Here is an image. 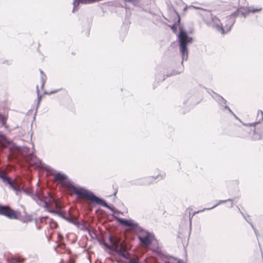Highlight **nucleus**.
Segmentation results:
<instances>
[{"instance_id":"obj_1","label":"nucleus","mask_w":263,"mask_h":263,"mask_svg":"<svg viewBox=\"0 0 263 263\" xmlns=\"http://www.w3.org/2000/svg\"><path fill=\"white\" fill-rule=\"evenodd\" d=\"M54 179L61 181V183L71 190L79 198H85L90 201L93 204L101 205L112 212H114L115 208L109 205L102 198L96 196L92 192L86 190L79 186H75L73 182L68 180V177L64 174L58 172L54 176Z\"/></svg>"},{"instance_id":"obj_2","label":"nucleus","mask_w":263,"mask_h":263,"mask_svg":"<svg viewBox=\"0 0 263 263\" xmlns=\"http://www.w3.org/2000/svg\"><path fill=\"white\" fill-rule=\"evenodd\" d=\"M0 146L3 148H8L10 155L9 157H11L12 159H15L18 154H21L29 165L36 167H43L41 161L35 156L27 154L29 151L27 147L17 146L1 132Z\"/></svg>"},{"instance_id":"obj_3","label":"nucleus","mask_w":263,"mask_h":263,"mask_svg":"<svg viewBox=\"0 0 263 263\" xmlns=\"http://www.w3.org/2000/svg\"><path fill=\"white\" fill-rule=\"evenodd\" d=\"M179 30V32L177 35V38L179 51L182 57L181 66L179 68V70H174L171 73H167L166 76H164L163 80L166 77L177 75L183 71V62L184 61H187L188 59L189 51L187 46L194 42L193 38L188 35L187 32L183 29L182 27H180Z\"/></svg>"},{"instance_id":"obj_4","label":"nucleus","mask_w":263,"mask_h":263,"mask_svg":"<svg viewBox=\"0 0 263 263\" xmlns=\"http://www.w3.org/2000/svg\"><path fill=\"white\" fill-rule=\"evenodd\" d=\"M206 16L203 18L204 23L209 27H213L221 33H224V29L222 27L220 20L216 16L213 15L210 11H205Z\"/></svg>"},{"instance_id":"obj_5","label":"nucleus","mask_w":263,"mask_h":263,"mask_svg":"<svg viewBox=\"0 0 263 263\" xmlns=\"http://www.w3.org/2000/svg\"><path fill=\"white\" fill-rule=\"evenodd\" d=\"M260 120L252 123H243L244 125L248 126H254L255 127L253 131V135L251 137V139L253 140L263 139V126L260 125Z\"/></svg>"},{"instance_id":"obj_6","label":"nucleus","mask_w":263,"mask_h":263,"mask_svg":"<svg viewBox=\"0 0 263 263\" xmlns=\"http://www.w3.org/2000/svg\"><path fill=\"white\" fill-rule=\"evenodd\" d=\"M117 221L121 226L128 227L130 230L136 231L138 232L144 231V229L139 226L138 223L132 219L118 218Z\"/></svg>"},{"instance_id":"obj_7","label":"nucleus","mask_w":263,"mask_h":263,"mask_svg":"<svg viewBox=\"0 0 263 263\" xmlns=\"http://www.w3.org/2000/svg\"><path fill=\"white\" fill-rule=\"evenodd\" d=\"M0 215H4L10 219H16L17 218L15 212L7 205H0Z\"/></svg>"},{"instance_id":"obj_8","label":"nucleus","mask_w":263,"mask_h":263,"mask_svg":"<svg viewBox=\"0 0 263 263\" xmlns=\"http://www.w3.org/2000/svg\"><path fill=\"white\" fill-rule=\"evenodd\" d=\"M142 232L145 233L146 235L144 236H138L140 243L147 246L151 245L155 238L154 234L144 229Z\"/></svg>"},{"instance_id":"obj_9","label":"nucleus","mask_w":263,"mask_h":263,"mask_svg":"<svg viewBox=\"0 0 263 263\" xmlns=\"http://www.w3.org/2000/svg\"><path fill=\"white\" fill-rule=\"evenodd\" d=\"M0 179L2 180L3 182L5 185H8L9 187L12 189L13 191H16V192L20 191V189L19 187L15 186L13 184V181L11 179L10 177L8 176L5 172H2L0 170Z\"/></svg>"},{"instance_id":"obj_10","label":"nucleus","mask_w":263,"mask_h":263,"mask_svg":"<svg viewBox=\"0 0 263 263\" xmlns=\"http://www.w3.org/2000/svg\"><path fill=\"white\" fill-rule=\"evenodd\" d=\"M165 177V173H160L157 176H152L145 177L142 179L141 182L139 183L142 185H147L152 183L154 180L158 179L159 180H162Z\"/></svg>"},{"instance_id":"obj_11","label":"nucleus","mask_w":263,"mask_h":263,"mask_svg":"<svg viewBox=\"0 0 263 263\" xmlns=\"http://www.w3.org/2000/svg\"><path fill=\"white\" fill-rule=\"evenodd\" d=\"M33 199L36 201L38 205L45 208L46 209H49L47 201L44 200L37 193L34 194Z\"/></svg>"},{"instance_id":"obj_12","label":"nucleus","mask_w":263,"mask_h":263,"mask_svg":"<svg viewBox=\"0 0 263 263\" xmlns=\"http://www.w3.org/2000/svg\"><path fill=\"white\" fill-rule=\"evenodd\" d=\"M235 22V19L231 16L226 17V24L223 27L224 29V33L231 29L232 27Z\"/></svg>"},{"instance_id":"obj_13","label":"nucleus","mask_w":263,"mask_h":263,"mask_svg":"<svg viewBox=\"0 0 263 263\" xmlns=\"http://www.w3.org/2000/svg\"><path fill=\"white\" fill-rule=\"evenodd\" d=\"M213 92V95H211V97L218 103L219 106L227 104V100L224 99L222 96L215 92Z\"/></svg>"},{"instance_id":"obj_14","label":"nucleus","mask_w":263,"mask_h":263,"mask_svg":"<svg viewBox=\"0 0 263 263\" xmlns=\"http://www.w3.org/2000/svg\"><path fill=\"white\" fill-rule=\"evenodd\" d=\"M233 200L232 199H227V200H219L218 202H217V203L215 205H214V206H213L212 207L208 208H204L203 210H199L198 211L195 212V214H197V213H199L200 212H203V211H204L205 210H212V209L215 208V207H216L217 205H219L220 204L225 203V202H226L227 201H231V202L230 207L232 208L233 206Z\"/></svg>"},{"instance_id":"obj_15","label":"nucleus","mask_w":263,"mask_h":263,"mask_svg":"<svg viewBox=\"0 0 263 263\" xmlns=\"http://www.w3.org/2000/svg\"><path fill=\"white\" fill-rule=\"evenodd\" d=\"M69 217L68 216H65V217H64V219L69 223L73 224L74 225L76 226L78 228H79L80 226L81 225L80 222L77 221V218L76 217Z\"/></svg>"},{"instance_id":"obj_16","label":"nucleus","mask_w":263,"mask_h":263,"mask_svg":"<svg viewBox=\"0 0 263 263\" xmlns=\"http://www.w3.org/2000/svg\"><path fill=\"white\" fill-rule=\"evenodd\" d=\"M13 184H14V185L15 186L19 187L20 189V191H18L17 192L16 191H15L16 194H17L18 192H20L22 191H23L24 192V193H25L26 194H27L28 195H29V196H31L32 197L35 194H33L30 190H28L27 189H24L23 187H21L20 185H19L18 184H15L14 182H13Z\"/></svg>"},{"instance_id":"obj_17","label":"nucleus","mask_w":263,"mask_h":263,"mask_svg":"<svg viewBox=\"0 0 263 263\" xmlns=\"http://www.w3.org/2000/svg\"><path fill=\"white\" fill-rule=\"evenodd\" d=\"M24 259L21 257L14 256L11 258L10 263H22L24 261Z\"/></svg>"},{"instance_id":"obj_18","label":"nucleus","mask_w":263,"mask_h":263,"mask_svg":"<svg viewBox=\"0 0 263 263\" xmlns=\"http://www.w3.org/2000/svg\"><path fill=\"white\" fill-rule=\"evenodd\" d=\"M6 120L7 118L4 115H0V122L2 125L4 126L6 129H8V126L6 124Z\"/></svg>"},{"instance_id":"obj_19","label":"nucleus","mask_w":263,"mask_h":263,"mask_svg":"<svg viewBox=\"0 0 263 263\" xmlns=\"http://www.w3.org/2000/svg\"><path fill=\"white\" fill-rule=\"evenodd\" d=\"M111 246H112L113 247L117 248L123 247V245L121 242L120 240L118 238H116L115 241L113 243V244L111 245Z\"/></svg>"},{"instance_id":"obj_20","label":"nucleus","mask_w":263,"mask_h":263,"mask_svg":"<svg viewBox=\"0 0 263 263\" xmlns=\"http://www.w3.org/2000/svg\"><path fill=\"white\" fill-rule=\"evenodd\" d=\"M40 73H41V87L43 88L44 86V84L45 83V81L46 80V76L44 73L43 71L41 70H40Z\"/></svg>"},{"instance_id":"obj_21","label":"nucleus","mask_w":263,"mask_h":263,"mask_svg":"<svg viewBox=\"0 0 263 263\" xmlns=\"http://www.w3.org/2000/svg\"><path fill=\"white\" fill-rule=\"evenodd\" d=\"M121 256L123 257L124 258L128 260L127 263H140L139 261H138L137 260H135L134 259L130 258L127 255H126L124 253H123V254Z\"/></svg>"},{"instance_id":"obj_22","label":"nucleus","mask_w":263,"mask_h":263,"mask_svg":"<svg viewBox=\"0 0 263 263\" xmlns=\"http://www.w3.org/2000/svg\"><path fill=\"white\" fill-rule=\"evenodd\" d=\"M240 15H241L245 17H246L248 15L249 11H248V7L243 8L241 10H239Z\"/></svg>"},{"instance_id":"obj_23","label":"nucleus","mask_w":263,"mask_h":263,"mask_svg":"<svg viewBox=\"0 0 263 263\" xmlns=\"http://www.w3.org/2000/svg\"><path fill=\"white\" fill-rule=\"evenodd\" d=\"M262 10V8L260 7L259 8H253L251 7H248V11H249V13H256L260 12Z\"/></svg>"},{"instance_id":"obj_24","label":"nucleus","mask_w":263,"mask_h":263,"mask_svg":"<svg viewBox=\"0 0 263 263\" xmlns=\"http://www.w3.org/2000/svg\"><path fill=\"white\" fill-rule=\"evenodd\" d=\"M81 4L80 0H74L73 2V8L72 10V12H74L75 11L78 10V6L79 4Z\"/></svg>"},{"instance_id":"obj_25","label":"nucleus","mask_w":263,"mask_h":263,"mask_svg":"<svg viewBox=\"0 0 263 263\" xmlns=\"http://www.w3.org/2000/svg\"><path fill=\"white\" fill-rule=\"evenodd\" d=\"M122 248H117L113 247L111 251L117 253L119 255L122 256L123 253H124L122 250Z\"/></svg>"},{"instance_id":"obj_26","label":"nucleus","mask_w":263,"mask_h":263,"mask_svg":"<svg viewBox=\"0 0 263 263\" xmlns=\"http://www.w3.org/2000/svg\"><path fill=\"white\" fill-rule=\"evenodd\" d=\"M190 7L193 8L195 9H197V10H202L203 12H202V13H200L201 15H202L203 16V18L206 16V14L204 11V10L207 11L206 9L201 8L200 7L192 6V5L190 6Z\"/></svg>"},{"instance_id":"obj_27","label":"nucleus","mask_w":263,"mask_h":263,"mask_svg":"<svg viewBox=\"0 0 263 263\" xmlns=\"http://www.w3.org/2000/svg\"><path fill=\"white\" fill-rule=\"evenodd\" d=\"M176 13L178 16V20L176 23L174 24L171 27V29L174 31L176 30V24H178L180 22V17L179 14L177 12H176Z\"/></svg>"},{"instance_id":"obj_28","label":"nucleus","mask_w":263,"mask_h":263,"mask_svg":"<svg viewBox=\"0 0 263 263\" xmlns=\"http://www.w3.org/2000/svg\"><path fill=\"white\" fill-rule=\"evenodd\" d=\"M101 245H103L106 248L110 250L111 251L112 249L113 248V246H111V245H108L106 242L104 241H101L100 242Z\"/></svg>"},{"instance_id":"obj_29","label":"nucleus","mask_w":263,"mask_h":263,"mask_svg":"<svg viewBox=\"0 0 263 263\" xmlns=\"http://www.w3.org/2000/svg\"><path fill=\"white\" fill-rule=\"evenodd\" d=\"M48 200L47 202H50V203H55L56 202L55 199L54 198H53V197H52L50 195L49 193H48Z\"/></svg>"},{"instance_id":"obj_30","label":"nucleus","mask_w":263,"mask_h":263,"mask_svg":"<svg viewBox=\"0 0 263 263\" xmlns=\"http://www.w3.org/2000/svg\"><path fill=\"white\" fill-rule=\"evenodd\" d=\"M124 2L133 4L134 5H137L140 0H123Z\"/></svg>"},{"instance_id":"obj_31","label":"nucleus","mask_w":263,"mask_h":263,"mask_svg":"<svg viewBox=\"0 0 263 263\" xmlns=\"http://www.w3.org/2000/svg\"><path fill=\"white\" fill-rule=\"evenodd\" d=\"M240 15V12L239 11V10H237L233 13H232L231 15H229V16H231L232 17H233L234 18H235V17L238 16Z\"/></svg>"},{"instance_id":"obj_32","label":"nucleus","mask_w":263,"mask_h":263,"mask_svg":"<svg viewBox=\"0 0 263 263\" xmlns=\"http://www.w3.org/2000/svg\"><path fill=\"white\" fill-rule=\"evenodd\" d=\"M257 117L260 118L259 120L263 121V111L261 110H259L257 112Z\"/></svg>"},{"instance_id":"obj_33","label":"nucleus","mask_w":263,"mask_h":263,"mask_svg":"<svg viewBox=\"0 0 263 263\" xmlns=\"http://www.w3.org/2000/svg\"><path fill=\"white\" fill-rule=\"evenodd\" d=\"M36 92L37 93V99H38L37 106H38L40 103V102L41 100L42 96L39 95V87L37 85L36 86Z\"/></svg>"},{"instance_id":"obj_34","label":"nucleus","mask_w":263,"mask_h":263,"mask_svg":"<svg viewBox=\"0 0 263 263\" xmlns=\"http://www.w3.org/2000/svg\"><path fill=\"white\" fill-rule=\"evenodd\" d=\"M49 212L51 213H53V214H56L57 215L58 214H59V211L58 210H53V209H50V208H49L48 209H46Z\"/></svg>"},{"instance_id":"obj_35","label":"nucleus","mask_w":263,"mask_h":263,"mask_svg":"<svg viewBox=\"0 0 263 263\" xmlns=\"http://www.w3.org/2000/svg\"><path fill=\"white\" fill-rule=\"evenodd\" d=\"M108 240L110 245H112L115 241L116 239H114L111 235H109L108 237Z\"/></svg>"},{"instance_id":"obj_36","label":"nucleus","mask_w":263,"mask_h":263,"mask_svg":"<svg viewBox=\"0 0 263 263\" xmlns=\"http://www.w3.org/2000/svg\"><path fill=\"white\" fill-rule=\"evenodd\" d=\"M57 215H59L61 218H62L63 219H64V217H65L66 216L65 213H64L60 211H59V214H58Z\"/></svg>"},{"instance_id":"obj_37","label":"nucleus","mask_w":263,"mask_h":263,"mask_svg":"<svg viewBox=\"0 0 263 263\" xmlns=\"http://www.w3.org/2000/svg\"><path fill=\"white\" fill-rule=\"evenodd\" d=\"M224 108H227V110H228L229 112L232 115H234V113L232 111V110L230 108L229 106H225Z\"/></svg>"},{"instance_id":"obj_38","label":"nucleus","mask_w":263,"mask_h":263,"mask_svg":"<svg viewBox=\"0 0 263 263\" xmlns=\"http://www.w3.org/2000/svg\"><path fill=\"white\" fill-rule=\"evenodd\" d=\"M224 108H227V110H228L229 112L232 115H234V113L232 111V110L230 108L229 106H225Z\"/></svg>"},{"instance_id":"obj_39","label":"nucleus","mask_w":263,"mask_h":263,"mask_svg":"<svg viewBox=\"0 0 263 263\" xmlns=\"http://www.w3.org/2000/svg\"><path fill=\"white\" fill-rule=\"evenodd\" d=\"M225 106H228L227 105V104L223 105H220L219 106V108H220V110H221L222 111H224L225 110H227V108H224Z\"/></svg>"},{"instance_id":"obj_40","label":"nucleus","mask_w":263,"mask_h":263,"mask_svg":"<svg viewBox=\"0 0 263 263\" xmlns=\"http://www.w3.org/2000/svg\"><path fill=\"white\" fill-rule=\"evenodd\" d=\"M58 91H59V90L58 89H56V90H54L51 91L49 92H45V93H48L49 95H51V94L57 92Z\"/></svg>"},{"instance_id":"obj_41","label":"nucleus","mask_w":263,"mask_h":263,"mask_svg":"<svg viewBox=\"0 0 263 263\" xmlns=\"http://www.w3.org/2000/svg\"><path fill=\"white\" fill-rule=\"evenodd\" d=\"M82 227L81 228V229L82 230H87V228L84 224H82Z\"/></svg>"},{"instance_id":"obj_42","label":"nucleus","mask_w":263,"mask_h":263,"mask_svg":"<svg viewBox=\"0 0 263 263\" xmlns=\"http://www.w3.org/2000/svg\"><path fill=\"white\" fill-rule=\"evenodd\" d=\"M253 230L254 231V233H255L256 236H257V235H258V231H257V230L255 228H254Z\"/></svg>"},{"instance_id":"obj_43","label":"nucleus","mask_w":263,"mask_h":263,"mask_svg":"<svg viewBox=\"0 0 263 263\" xmlns=\"http://www.w3.org/2000/svg\"><path fill=\"white\" fill-rule=\"evenodd\" d=\"M177 263H186L185 262H183L181 259H178L177 260Z\"/></svg>"},{"instance_id":"obj_44","label":"nucleus","mask_w":263,"mask_h":263,"mask_svg":"<svg viewBox=\"0 0 263 263\" xmlns=\"http://www.w3.org/2000/svg\"><path fill=\"white\" fill-rule=\"evenodd\" d=\"M233 116L235 117V119H236L240 121V120L238 119V118L236 116V115L235 114H234V115H233Z\"/></svg>"},{"instance_id":"obj_45","label":"nucleus","mask_w":263,"mask_h":263,"mask_svg":"<svg viewBox=\"0 0 263 263\" xmlns=\"http://www.w3.org/2000/svg\"><path fill=\"white\" fill-rule=\"evenodd\" d=\"M214 92L213 91H208V92L209 93V94L211 96V95H213V92Z\"/></svg>"},{"instance_id":"obj_46","label":"nucleus","mask_w":263,"mask_h":263,"mask_svg":"<svg viewBox=\"0 0 263 263\" xmlns=\"http://www.w3.org/2000/svg\"><path fill=\"white\" fill-rule=\"evenodd\" d=\"M250 224L251 227H252V228L254 230V228H254L253 224L252 223H250Z\"/></svg>"},{"instance_id":"obj_47","label":"nucleus","mask_w":263,"mask_h":263,"mask_svg":"<svg viewBox=\"0 0 263 263\" xmlns=\"http://www.w3.org/2000/svg\"><path fill=\"white\" fill-rule=\"evenodd\" d=\"M240 213H241V215H242V216L243 217V218H244L245 219H246V217H245V216L244 214H243V213H242L241 212H240Z\"/></svg>"},{"instance_id":"obj_48","label":"nucleus","mask_w":263,"mask_h":263,"mask_svg":"<svg viewBox=\"0 0 263 263\" xmlns=\"http://www.w3.org/2000/svg\"><path fill=\"white\" fill-rule=\"evenodd\" d=\"M187 9V6L185 7L184 8H183V11H185L186 10V9Z\"/></svg>"},{"instance_id":"obj_49","label":"nucleus","mask_w":263,"mask_h":263,"mask_svg":"<svg viewBox=\"0 0 263 263\" xmlns=\"http://www.w3.org/2000/svg\"><path fill=\"white\" fill-rule=\"evenodd\" d=\"M116 193H117V192H115V193H114V195H116Z\"/></svg>"}]
</instances>
